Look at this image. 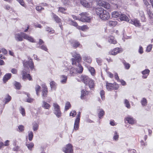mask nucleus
Segmentation results:
<instances>
[{"label": "nucleus", "instance_id": "61", "mask_svg": "<svg viewBox=\"0 0 153 153\" xmlns=\"http://www.w3.org/2000/svg\"><path fill=\"white\" fill-rule=\"evenodd\" d=\"M152 45H148L147 48V51L148 52H150L152 49Z\"/></svg>", "mask_w": 153, "mask_h": 153}, {"label": "nucleus", "instance_id": "46", "mask_svg": "<svg viewBox=\"0 0 153 153\" xmlns=\"http://www.w3.org/2000/svg\"><path fill=\"white\" fill-rule=\"evenodd\" d=\"M100 94L101 97V99L102 100L105 99V92L103 90H101L100 92Z\"/></svg>", "mask_w": 153, "mask_h": 153}, {"label": "nucleus", "instance_id": "20", "mask_svg": "<svg viewBox=\"0 0 153 153\" xmlns=\"http://www.w3.org/2000/svg\"><path fill=\"white\" fill-rule=\"evenodd\" d=\"M42 107L45 109H49L51 107V105L44 101H42Z\"/></svg>", "mask_w": 153, "mask_h": 153}, {"label": "nucleus", "instance_id": "10", "mask_svg": "<svg viewBox=\"0 0 153 153\" xmlns=\"http://www.w3.org/2000/svg\"><path fill=\"white\" fill-rule=\"evenodd\" d=\"M116 85L115 87L114 85L112 83L108 82H107L106 85V88L108 91L117 89L118 87H117Z\"/></svg>", "mask_w": 153, "mask_h": 153}, {"label": "nucleus", "instance_id": "1", "mask_svg": "<svg viewBox=\"0 0 153 153\" xmlns=\"http://www.w3.org/2000/svg\"><path fill=\"white\" fill-rule=\"evenodd\" d=\"M28 61H24L23 62V66L24 68V70L22 71V79L25 80L26 78L29 80H31V78L30 75L29 74H27L26 71L28 72L29 70V68L32 70L33 68V62L31 58L28 57Z\"/></svg>", "mask_w": 153, "mask_h": 153}, {"label": "nucleus", "instance_id": "21", "mask_svg": "<svg viewBox=\"0 0 153 153\" xmlns=\"http://www.w3.org/2000/svg\"><path fill=\"white\" fill-rule=\"evenodd\" d=\"M79 122L80 120H79L78 119L77 120H75L74 127V130L76 131L79 128Z\"/></svg>", "mask_w": 153, "mask_h": 153}, {"label": "nucleus", "instance_id": "18", "mask_svg": "<svg viewBox=\"0 0 153 153\" xmlns=\"http://www.w3.org/2000/svg\"><path fill=\"white\" fill-rule=\"evenodd\" d=\"M120 19L121 21H125L129 22L130 20L129 18L125 14L121 13Z\"/></svg>", "mask_w": 153, "mask_h": 153}, {"label": "nucleus", "instance_id": "37", "mask_svg": "<svg viewBox=\"0 0 153 153\" xmlns=\"http://www.w3.org/2000/svg\"><path fill=\"white\" fill-rule=\"evenodd\" d=\"M119 137V135L116 131L114 132L113 139L115 141H117Z\"/></svg>", "mask_w": 153, "mask_h": 153}, {"label": "nucleus", "instance_id": "26", "mask_svg": "<svg viewBox=\"0 0 153 153\" xmlns=\"http://www.w3.org/2000/svg\"><path fill=\"white\" fill-rule=\"evenodd\" d=\"M77 73L79 74L82 73L83 70V68L82 66L79 64L78 63V66L76 68Z\"/></svg>", "mask_w": 153, "mask_h": 153}, {"label": "nucleus", "instance_id": "36", "mask_svg": "<svg viewBox=\"0 0 153 153\" xmlns=\"http://www.w3.org/2000/svg\"><path fill=\"white\" fill-rule=\"evenodd\" d=\"M80 44L79 42L77 41H75L71 44L72 46L74 48H77L80 45Z\"/></svg>", "mask_w": 153, "mask_h": 153}, {"label": "nucleus", "instance_id": "5", "mask_svg": "<svg viewBox=\"0 0 153 153\" xmlns=\"http://www.w3.org/2000/svg\"><path fill=\"white\" fill-rule=\"evenodd\" d=\"M63 151L65 153H73L72 145L71 144L67 145L63 148Z\"/></svg>", "mask_w": 153, "mask_h": 153}, {"label": "nucleus", "instance_id": "33", "mask_svg": "<svg viewBox=\"0 0 153 153\" xmlns=\"http://www.w3.org/2000/svg\"><path fill=\"white\" fill-rule=\"evenodd\" d=\"M11 99V97L9 95H7L6 96L4 99V101L5 102V103L6 104L10 101Z\"/></svg>", "mask_w": 153, "mask_h": 153}, {"label": "nucleus", "instance_id": "60", "mask_svg": "<svg viewBox=\"0 0 153 153\" xmlns=\"http://www.w3.org/2000/svg\"><path fill=\"white\" fill-rule=\"evenodd\" d=\"M104 114V112L102 109H101L99 113V117L100 118Z\"/></svg>", "mask_w": 153, "mask_h": 153}, {"label": "nucleus", "instance_id": "35", "mask_svg": "<svg viewBox=\"0 0 153 153\" xmlns=\"http://www.w3.org/2000/svg\"><path fill=\"white\" fill-rule=\"evenodd\" d=\"M28 139L30 141H31L33 137V134L32 131H29L28 132Z\"/></svg>", "mask_w": 153, "mask_h": 153}, {"label": "nucleus", "instance_id": "25", "mask_svg": "<svg viewBox=\"0 0 153 153\" xmlns=\"http://www.w3.org/2000/svg\"><path fill=\"white\" fill-rule=\"evenodd\" d=\"M67 77L66 76L62 75L60 76V82L62 84H65L66 83Z\"/></svg>", "mask_w": 153, "mask_h": 153}, {"label": "nucleus", "instance_id": "23", "mask_svg": "<svg viewBox=\"0 0 153 153\" xmlns=\"http://www.w3.org/2000/svg\"><path fill=\"white\" fill-rule=\"evenodd\" d=\"M81 3L82 5L86 7H90L91 6L90 4L87 2L85 0H81Z\"/></svg>", "mask_w": 153, "mask_h": 153}, {"label": "nucleus", "instance_id": "4", "mask_svg": "<svg viewBox=\"0 0 153 153\" xmlns=\"http://www.w3.org/2000/svg\"><path fill=\"white\" fill-rule=\"evenodd\" d=\"M81 16L80 19V21L82 22H89L90 21L91 18L88 16V14L87 13L83 12L79 14Z\"/></svg>", "mask_w": 153, "mask_h": 153}, {"label": "nucleus", "instance_id": "16", "mask_svg": "<svg viewBox=\"0 0 153 153\" xmlns=\"http://www.w3.org/2000/svg\"><path fill=\"white\" fill-rule=\"evenodd\" d=\"M83 60L88 63H90L91 62V59L90 57L86 55H83L82 56Z\"/></svg>", "mask_w": 153, "mask_h": 153}, {"label": "nucleus", "instance_id": "34", "mask_svg": "<svg viewBox=\"0 0 153 153\" xmlns=\"http://www.w3.org/2000/svg\"><path fill=\"white\" fill-rule=\"evenodd\" d=\"M77 72L76 68H71L70 71V73L72 76H74L75 74H77Z\"/></svg>", "mask_w": 153, "mask_h": 153}, {"label": "nucleus", "instance_id": "48", "mask_svg": "<svg viewBox=\"0 0 153 153\" xmlns=\"http://www.w3.org/2000/svg\"><path fill=\"white\" fill-rule=\"evenodd\" d=\"M42 96L44 97H46L48 93V89H42Z\"/></svg>", "mask_w": 153, "mask_h": 153}, {"label": "nucleus", "instance_id": "14", "mask_svg": "<svg viewBox=\"0 0 153 153\" xmlns=\"http://www.w3.org/2000/svg\"><path fill=\"white\" fill-rule=\"evenodd\" d=\"M107 39L108 42L110 44H115L117 42L114 37L113 36L108 37Z\"/></svg>", "mask_w": 153, "mask_h": 153}, {"label": "nucleus", "instance_id": "7", "mask_svg": "<svg viewBox=\"0 0 153 153\" xmlns=\"http://www.w3.org/2000/svg\"><path fill=\"white\" fill-rule=\"evenodd\" d=\"M71 54L74 59H76L78 63H79L81 60V57L80 54L76 52H73L71 53Z\"/></svg>", "mask_w": 153, "mask_h": 153}, {"label": "nucleus", "instance_id": "52", "mask_svg": "<svg viewBox=\"0 0 153 153\" xmlns=\"http://www.w3.org/2000/svg\"><path fill=\"white\" fill-rule=\"evenodd\" d=\"M147 13L150 18H153V14L149 10H147Z\"/></svg>", "mask_w": 153, "mask_h": 153}, {"label": "nucleus", "instance_id": "27", "mask_svg": "<svg viewBox=\"0 0 153 153\" xmlns=\"http://www.w3.org/2000/svg\"><path fill=\"white\" fill-rule=\"evenodd\" d=\"M79 30H81L82 31H85L88 29V26L86 25H84L82 26H79L77 27Z\"/></svg>", "mask_w": 153, "mask_h": 153}, {"label": "nucleus", "instance_id": "28", "mask_svg": "<svg viewBox=\"0 0 153 153\" xmlns=\"http://www.w3.org/2000/svg\"><path fill=\"white\" fill-rule=\"evenodd\" d=\"M33 129L34 131H36L39 128V124L37 122H34L33 124Z\"/></svg>", "mask_w": 153, "mask_h": 153}, {"label": "nucleus", "instance_id": "57", "mask_svg": "<svg viewBox=\"0 0 153 153\" xmlns=\"http://www.w3.org/2000/svg\"><path fill=\"white\" fill-rule=\"evenodd\" d=\"M63 3L65 5H70V2L69 0H64Z\"/></svg>", "mask_w": 153, "mask_h": 153}, {"label": "nucleus", "instance_id": "6", "mask_svg": "<svg viewBox=\"0 0 153 153\" xmlns=\"http://www.w3.org/2000/svg\"><path fill=\"white\" fill-rule=\"evenodd\" d=\"M97 4L99 6H101L106 9H108L110 7V4L106 2L100 0L97 2Z\"/></svg>", "mask_w": 153, "mask_h": 153}, {"label": "nucleus", "instance_id": "64", "mask_svg": "<svg viewBox=\"0 0 153 153\" xmlns=\"http://www.w3.org/2000/svg\"><path fill=\"white\" fill-rule=\"evenodd\" d=\"M141 54L143 53V48L141 46H140L139 49L138 51Z\"/></svg>", "mask_w": 153, "mask_h": 153}, {"label": "nucleus", "instance_id": "58", "mask_svg": "<svg viewBox=\"0 0 153 153\" xmlns=\"http://www.w3.org/2000/svg\"><path fill=\"white\" fill-rule=\"evenodd\" d=\"M76 113L74 110L72 111L70 113V115L72 116L73 117H74L76 115Z\"/></svg>", "mask_w": 153, "mask_h": 153}, {"label": "nucleus", "instance_id": "15", "mask_svg": "<svg viewBox=\"0 0 153 153\" xmlns=\"http://www.w3.org/2000/svg\"><path fill=\"white\" fill-rule=\"evenodd\" d=\"M150 71L148 69H146L143 71L142 72V73L143 75L142 77L144 79H146L147 78L148 76L149 75Z\"/></svg>", "mask_w": 153, "mask_h": 153}, {"label": "nucleus", "instance_id": "22", "mask_svg": "<svg viewBox=\"0 0 153 153\" xmlns=\"http://www.w3.org/2000/svg\"><path fill=\"white\" fill-rule=\"evenodd\" d=\"M121 13L117 11H114L112 13V16L113 18L120 17Z\"/></svg>", "mask_w": 153, "mask_h": 153}, {"label": "nucleus", "instance_id": "49", "mask_svg": "<svg viewBox=\"0 0 153 153\" xmlns=\"http://www.w3.org/2000/svg\"><path fill=\"white\" fill-rule=\"evenodd\" d=\"M14 85H15L16 88L18 89H19L21 88V85L20 83L19 82H15L14 84Z\"/></svg>", "mask_w": 153, "mask_h": 153}, {"label": "nucleus", "instance_id": "2", "mask_svg": "<svg viewBox=\"0 0 153 153\" xmlns=\"http://www.w3.org/2000/svg\"><path fill=\"white\" fill-rule=\"evenodd\" d=\"M96 13L97 15L102 20H106L110 18L109 13L102 8L100 7L97 9Z\"/></svg>", "mask_w": 153, "mask_h": 153}, {"label": "nucleus", "instance_id": "53", "mask_svg": "<svg viewBox=\"0 0 153 153\" xmlns=\"http://www.w3.org/2000/svg\"><path fill=\"white\" fill-rule=\"evenodd\" d=\"M71 106L70 103L69 102H67L65 104V110H67Z\"/></svg>", "mask_w": 153, "mask_h": 153}, {"label": "nucleus", "instance_id": "44", "mask_svg": "<svg viewBox=\"0 0 153 153\" xmlns=\"http://www.w3.org/2000/svg\"><path fill=\"white\" fill-rule=\"evenodd\" d=\"M36 10L38 11L39 12L41 13L42 10H44V8L42 7V6H37L36 7Z\"/></svg>", "mask_w": 153, "mask_h": 153}, {"label": "nucleus", "instance_id": "40", "mask_svg": "<svg viewBox=\"0 0 153 153\" xmlns=\"http://www.w3.org/2000/svg\"><path fill=\"white\" fill-rule=\"evenodd\" d=\"M46 30L50 34L53 33L54 32V30L52 28L48 27H46Z\"/></svg>", "mask_w": 153, "mask_h": 153}, {"label": "nucleus", "instance_id": "63", "mask_svg": "<svg viewBox=\"0 0 153 153\" xmlns=\"http://www.w3.org/2000/svg\"><path fill=\"white\" fill-rule=\"evenodd\" d=\"M114 77L118 81H120V80L118 76V74L117 73H114Z\"/></svg>", "mask_w": 153, "mask_h": 153}, {"label": "nucleus", "instance_id": "62", "mask_svg": "<svg viewBox=\"0 0 153 153\" xmlns=\"http://www.w3.org/2000/svg\"><path fill=\"white\" fill-rule=\"evenodd\" d=\"M24 127L22 125H20L18 126V128L19 131H22L24 130Z\"/></svg>", "mask_w": 153, "mask_h": 153}, {"label": "nucleus", "instance_id": "3", "mask_svg": "<svg viewBox=\"0 0 153 153\" xmlns=\"http://www.w3.org/2000/svg\"><path fill=\"white\" fill-rule=\"evenodd\" d=\"M53 106L54 108V114L57 117H60L62 115V113L60 110L59 106L56 103H53Z\"/></svg>", "mask_w": 153, "mask_h": 153}, {"label": "nucleus", "instance_id": "29", "mask_svg": "<svg viewBox=\"0 0 153 153\" xmlns=\"http://www.w3.org/2000/svg\"><path fill=\"white\" fill-rule=\"evenodd\" d=\"M140 16L141 17L140 19L142 22H144L146 21V18L143 11H141L140 12Z\"/></svg>", "mask_w": 153, "mask_h": 153}, {"label": "nucleus", "instance_id": "55", "mask_svg": "<svg viewBox=\"0 0 153 153\" xmlns=\"http://www.w3.org/2000/svg\"><path fill=\"white\" fill-rule=\"evenodd\" d=\"M86 95V94L85 91H84V90H82L81 91V99H83L84 97Z\"/></svg>", "mask_w": 153, "mask_h": 153}, {"label": "nucleus", "instance_id": "41", "mask_svg": "<svg viewBox=\"0 0 153 153\" xmlns=\"http://www.w3.org/2000/svg\"><path fill=\"white\" fill-rule=\"evenodd\" d=\"M124 104L128 108H130L131 107L130 104L129 103V101L126 100L125 99L124 100Z\"/></svg>", "mask_w": 153, "mask_h": 153}, {"label": "nucleus", "instance_id": "38", "mask_svg": "<svg viewBox=\"0 0 153 153\" xmlns=\"http://www.w3.org/2000/svg\"><path fill=\"white\" fill-rule=\"evenodd\" d=\"M88 69L92 75H94L95 73V71L94 68L91 67H88Z\"/></svg>", "mask_w": 153, "mask_h": 153}, {"label": "nucleus", "instance_id": "30", "mask_svg": "<svg viewBox=\"0 0 153 153\" xmlns=\"http://www.w3.org/2000/svg\"><path fill=\"white\" fill-rule=\"evenodd\" d=\"M140 102L142 105L143 107L146 106L147 104V100L145 98H143L141 99Z\"/></svg>", "mask_w": 153, "mask_h": 153}, {"label": "nucleus", "instance_id": "12", "mask_svg": "<svg viewBox=\"0 0 153 153\" xmlns=\"http://www.w3.org/2000/svg\"><path fill=\"white\" fill-rule=\"evenodd\" d=\"M80 79L86 85L87 84L90 79L88 76L85 75H82L80 77Z\"/></svg>", "mask_w": 153, "mask_h": 153}, {"label": "nucleus", "instance_id": "17", "mask_svg": "<svg viewBox=\"0 0 153 153\" xmlns=\"http://www.w3.org/2000/svg\"><path fill=\"white\" fill-rule=\"evenodd\" d=\"M11 76V74L8 73L6 74L3 78V80L4 83H6L8 80L10 79Z\"/></svg>", "mask_w": 153, "mask_h": 153}, {"label": "nucleus", "instance_id": "56", "mask_svg": "<svg viewBox=\"0 0 153 153\" xmlns=\"http://www.w3.org/2000/svg\"><path fill=\"white\" fill-rule=\"evenodd\" d=\"M22 6L25 7L26 6L23 0H16Z\"/></svg>", "mask_w": 153, "mask_h": 153}, {"label": "nucleus", "instance_id": "50", "mask_svg": "<svg viewBox=\"0 0 153 153\" xmlns=\"http://www.w3.org/2000/svg\"><path fill=\"white\" fill-rule=\"evenodd\" d=\"M70 23L71 25L75 27H77V26H79L78 25V24L76 22L72 20H70Z\"/></svg>", "mask_w": 153, "mask_h": 153}, {"label": "nucleus", "instance_id": "43", "mask_svg": "<svg viewBox=\"0 0 153 153\" xmlns=\"http://www.w3.org/2000/svg\"><path fill=\"white\" fill-rule=\"evenodd\" d=\"M66 9L63 7H59V10L58 11L62 13H66L65 12V11L66 10Z\"/></svg>", "mask_w": 153, "mask_h": 153}, {"label": "nucleus", "instance_id": "24", "mask_svg": "<svg viewBox=\"0 0 153 153\" xmlns=\"http://www.w3.org/2000/svg\"><path fill=\"white\" fill-rule=\"evenodd\" d=\"M53 19L57 23H59L60 22L61 19L60 18L56 15L55 14L52 13L51 15Z\"/></svg>", "mask_w": 153, "mask_h": 153}, {"label": "nucleus", "instance_id": "51", "mask_svg": "<svg viewBox=\"0 0 153 153\" xmlns=\"http://www.w3.org/2000/svg\"><path fill=\"white\" fill-rule=\"evenodd\" d=\"M20 111L21 113L22 114L23 116H24L25 115V109L22 107H20Z\"/></svg>", "mask_w": 153, "mask_h": 153}, {"label": "nucleus", "instance_id": "9", "mask_svg": "<svg viewBox=\"0 0 153 153\" xmlns=\"http://www.w3.org/2000/svg\"><path fill=\"white\" fill-rule=\"evenodd\" d=\"M23 35L24 39L31 42L34 43L35 42V39L33 37L25 33H23Z\"/></svg>", "mask_w": 153, "mask_h": 153}, {"label": "nucleus", "instance_id": "54", "mask_svg": "<svg viewBox=\"0 0 153 153\" xmlns=\"http://www.w3.org/2000/svg\"><path fill=\"white\" fill-rule=\"evenodd\" d=\"M41 88V87L40 86L38 85H36L35 86V90L36 92V94L37 95H38L39 91Z\"/></svg>", "mask_w": 153, "mask_h": 153}, {"label": "nucleus", "instance_id": "13", "mask_svg": "<svg viewBox=\"0 0 153 153\" xmlns=\"http://www.w3.org/2000/svg\"><path fill=\"white\" fill-rule=\"evenodd\" d=\"M122 52L121 49L117 48H114L111 52V54L115 55L118 53H120Z\"/></svg>", "mask_w": 153, "mask_h": 153}, {"label": "nucleus", "instance_id": "11", "mask_svg": "<svg viewBox=\"0 0 153 153\" xmlns=\"http://www.w3.org/2000/svg\"><path fill=\"white\" fill-rule=\"evenodd\" d=\"M23 33H25L24 32H21L20 33H17L15 35V39L17 41L21 42L23 40Z\"/></svg>", "mask_w": 153, "mask_h": 153}, {"label": "nucleus", "instance_id": "59", "mask_svg": "<svg viewBox=\"0 0 153 153\" xmlns=\"http://www.w3.org/2000/svg\"><path fill=\"white\" fill-rule=\"evenodd\" d=\"M71 60L72 62V64L73 65H76L77 64H78L76 59H75L72 58Z\"/></svg>", "mask_w": 153, "mask_h": 153}, {"label": "nucleus", "instance_id": "42", "mask_svg": "<svg viewBox=\"0 0 153 153\" xmlns=\"http://www.w3.org/2000/svg\"><path fill=\"white\" fill-rule=\"evenodd\" d=\"M27 95L28 98L26 99V101L29 103L32 102L34 100V99L29 97L30 94H27Z\"/></svg>", "mask_w": 153, "mask_h": 153}, {"label": "nucleus", "instance_id": "47", "mask_svg": "<svg viewBox=\"0 0 153 153\" xmlns=\"http://www.w3.org/2000/svg\"><path fill=\"white\" fill-rule=\"evenodd\" d=\"M123 63L125 69H128L130 67V65L128 63L126 62H123Z\"/></svg>", "mask_w": 153, "mask_h": 153}, {"label": "nucleus", "instance_id": "31", "mask_svg": "<svg viewBox=\"0 0 153 153\" xmlns=\"http://www.w3.org/2000/svg\"><path fill=\"white\" fill-rule=\"evenodd\" d=\"M88 85L90 89H92L94 88V81L92 79H90L88 82Z\"/></svg>", "mask_w": 153, "mask_h": 153}, {"label": "nucleus", "instance_id": "19", "mask_svg": "<svg viewBox=\"0 0 153 153\" xmlns=\"http://www.w3.org/2000/svg\"><path fill=\"white\" fill-rule=\"evenodd\" d=\"M126 120L129 123L133 125L136 122L135 120L132 117H128L126 118Z\"/></svg>", "mask_w": 153, "mask_h": 153}, {"label": "nucleus", "instance_id": "8", "mask_svg": "<svg viewBox=\"0 0 153 153\" xmlns=\"http://www.w3.org/2000/svg\"><path fill=\"white\" fill-rule=\"evenodd\" d=\"M129 23L134 25L136 27H140L141 25L140 21L136 19L130 20Z\"/></svg>", "mask_w": 153, "mask_h": 153}, {"label": "nucleus", "instance_id": "32", "mask_svg": "<svg viewBox=\"0 0 153 153\" xmlns=\"http://www.w3.org/2000/svg\"><path fill=\"white\" fill-rule=\"evenodd\" d=\"M56 83L53 81L51 82L50 83V85L52 90H55L56 88Z\"/></svg>", "mask_w": 153, "mask_h": 153}, {"label": "nucleus", "instance_id": "45", "mask_svg": "<svg viewBox=\"0 0 153 153\" xmlns=\"http://www.w3.org/2000/svg\"><path fill=\"white\" fill-rule=\"evenodd\" d=\"M26 146H27L28 149L30 150H31V148L33 146L34 144L33 143H31L29 144H26Z\"/></svg>", "mask_w": 153, "mask_h": 153}, {"label": "nucleus", "instance_id": "39", "mask_svg": "<svg viewBox=\"0 0 153 153\" xmlns=\"http://www.w3.org/2000/svg\"><path fill=\"white\" fill-rule=\"evenodd\" d=\"M108 23L109 25L112 27L115 26L117 24V21H109Z\"/></svg>", "mask_w": 153, "mask_h": 153}]
</instances>
